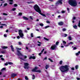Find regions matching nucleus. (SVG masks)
<instances>
[{
	"mask_svg": "<svg viewBox=\"0 0 80 80\" xmlns=\"http://www.w3.org/2000/svg\"><path fill=\"white\" fill-rule=\"evenodd\" d=\"M16 49L17 50V52H18V55L19 56V58H20L21 60H22V61L23 60V58H27V57L26 56H23V55L22 53L19 51L18 50H22V48H16Z\"/></svg>",
	"mask_w": 80,
	"mask_h": 80,
	"instance_id": "nucleus-1",
	"label": "nucleus"
},
{
	"mask_svg": "<svg viewBox=\"0 0 80 80\" xmlns=\"http://www.w3.org/2000/svg\"><path fill=\"white\" fill-rule=\"evenodd\" d=\"M59 69L62 72V73H65L68 70V66L66 65L65 66H62L59 68Z\"/></svg>",
	"mask_w": 80,
	"mask_h": 80,
	"instance_id": "nucleus-2",
	"label": "nucleus"
},
{
	"mask_svg": "<svg viewBox=\"0 0 80 80\" xmlns=\"http://www.w3.org/2000/svg\"><path fill=\"white\" fill-rule=\"evenodd\" d=\"M34 8L36 11L37 12H38V13L42 15V16L46 17V15H45L41 13V10H40V8L38 7V6L36 4L35 5Z\"/></svg>",
	"mask_w": 80,
	"mask_h": 80,
	"instance_id": "nucleus-3",
	"label": "nucleus"
},
{
	"mask_svg": "<svg viewBox=\"0 0 80 80\" xmlns=\"http://www.w3.org/2000/svg\"><path fill=\"white\" fill-rule=\"evenodd\" d=\"M68 3L72 7H76L77 5V1L75 0H69Z\"/></svg>",
	"mask_w": 80,
	"mask_h": 80,
	"instance_id": "nucleus-4",
	"label": "nucleus"
},
{
	"mask_svg": "<svg viewBox=\"0 0 80 80\" xmlns=\"http://www.w3.org/2000/svg\"><path fill=\"white\" fill-rule=\"evenodd\" d=\"M57 46L56 44H53L51 46V47L50 48L51 50H57Z\"/></svg>",
	"mask_w": 80,
	"mask_h": 80,
	"instance_id": "nucleus-5",
	"label": "nucleus"
},
{
	"mask_svg": "<svg viewBox=\"0 0 80 80\" xmlns=\"http://www.w3.org/2000/svg\"><path fill=\"white\" fill-rule=\"evenodd\" d=\"M37 67H35L32 70V71L34 72H38V73H40L42 72L40 70H37Z\"/></svg>",
	"mask_w": 80,
	"mask_h": 80,
	"instance_id": "nucleus-6",
	"label": "nucleus"
},
{
	"mask_svg": "<svg viewBox=\"0 0 80 80\" xmlns=\"http://www.w3.org/2000/svg\"><path fill=\"white\" fill-rule=\"evenodd\" d=\"M24 64V68L25 69H28V68H29V67L28 66V65L29 64L28 63L26 62V63H25Z\"/></svg>",
	"mask_w": 80,
	"mask_h": 80,
	"instance_id": "nucleus-7",
	"label": "nucleus"
},
{
	"mask_svg": "<svg viewBox=\"0 0 80 80\" xmlns=\"http://www.w3.org/2000/svg\"><path fill=\"white\" fill-rule=\"evenodd\" d=\"M19 35L20 36L21 38H22L23 36V34L22 32V30H19Z\"/></svg>",
	"mask_w": 80,
	"mask_h": 80,
	"instance_id": "nucleus-8",
	"label": "nucleus"
},
{
	"mask_svg": "<svg viewBox=\"0 0 80 80\" xmlns=\"http://www.w3.org/2000/svg\"><path fill=\"white\" fill-rule=\"evenodd\" d=\"M62 0H59L56 3L57 5H58V4H62Z\"/></svg>",
	"mask_w": 80,
	"mask_h": 80,
	"instance_id": "nucleus-9",
	"label": "nucleus"
},
{
	"mask_svg": "<svg viewBox=\"0 0 80 80\" xmlns=\"http://www.w3.org/2000/svg\"><path fill=\"white\" fill-rule=\"evenodd\" d=\"M62 42L64 46H65V47H68V45H66V44H67V42H66L63 40H62Z\"/></svg>",
	"mask_w": 80,
	"mask_h": 80,
	"instance_id": "nucleus-10",
	"label": "nucleus"
},
{
	"mask_svg": "<svg viewBox=\"0 0 80 80\" xmlns=\"http://www.w3.org/2000/svg\"><path fill=\"white\" fill-rule=\"evenodd\" d=\"M9 2H9V4L10 5H12V4H13V0H8Z\"/></svg>",
	"mask_w": 80,
	"mask_h": 80,
	"instance_id": "nucleus-11",
	"label": "nucleus"
},
{
	"mask_svg": "<svg viewBox=\"0 0 80 80\" xmlns=\"http://www.w3.org/2000/svg\"><path fill=\"white\" fill-rule=\"evenodd\" d=\"M62 37H67V34L63 33L62 34Z\"/></svg>",
	"mask_w": 80,
	"mask_h": 80,
	"instance_id": "nucleus-12",
	"label": "nucleus"
},
{
	"mask_svg": "<svg viewBox=\"0 0 80 80\" xmlns=\"http://www.w3.org/2000/svg\"><path fill=\"white\" fill-rule=\"evenodd\" d=\"M59 25H63V22H60L58 23Z\"/></svg>",
	"mask_w": 80,
	"mask_h": 80,
	"instance_id": "nucleus-13",
	"label": "nucleus"
},
{
	"mask_svg": "<svg viewBox=\"0 0 80 80\" xmlns=\"http://www.w3.org/2000/svg\"><path fill=\"white\" fill-rule=\"evenodd\" d=\"M1 48H3V49H5V48H8V47L6 46H1Z\"/></svg>",
	"mask_w": 80,
	"mask_h": 80,
	"instance_id": "nucleus-14",
	"label": "nucleus"
},
{
	"mask_svg": "<svg viewBox=\"0 0 80 80\" xmlns=\"http://www.w3.org/2000/svg\"><path fill=\"white\" fill-rule=\"evenodd\" d=\"M17 76V74L13 73L12 75V77H16Z\"/></svg>",
	"mask_w": 80,
	"mask_h": 80,
	"instance_id": "nucleus-15",
	"label": "nucleus"
},
{
	"mask_svg": "<svg viewBox=\"0 0 80 80\" xmlns=\"http://www.w3.org/2000/svg\"><path fill=\"white\" fill-rule=\"evenodd\" d=\"M32 58V59H35L36 58L35 56H30V57L29 58V59H31Z\"/></svg>",
	"mask_w": 80,
	"mask_h": 80,
	"instance_id": "nucleus-16",
	"label": "nucleus"
},
{
	"mask_svg": "<svg viewBox=\"0 0 80 80\" xmlns=\"http://www.w3.org/2000/svg\"><path fill=\"white\" fill-rule=\"evenodd\" d=\"M73 42H70V43H68V46H69V45H73Z\"/></svg>",
	"mask_w": 80,
	"mask_h": 80,
	"instance_id": "nucleus-17",
	"label": "nucleus"
},
{
	"mask_svg": "<svg viewBox=\"0 0 80 80\" xmlns=\"http://www.w3.org/2000/svg\"><path fill=\"white\" fill-rule=\"evenodd\" d=\"M23 18L24 19H25V20H28V18L25 17H23Z\"/></svg>",
	"mask_w": 80,
	"mask_h": 80,
	"instance_id": "nucleus-18",
	"label": "nucleus"
},
{
	"mask_svg": "<svg viewBox=\"0 0 80 80\" xmlns=\"http://www.w3.org/2000/svg\"><path fill=\"white\" fill-rule=\"evenodd\" d=\"M11 49L12 50V52H14V48H13V46L11 45Z\"/></svg>",
	"mask_w": 80,
	"mask_h": 80,
	"instance_id": "nucleus-19",
	"label": "nucleus"
},
{
	"mask_svg": "<svg viewBox=\"0 0 80 80\" xmlns=\"http://www.w3.org/2000/svg\"><path fill=\"white\" fill-rule=\"evenodd\" d=\"M73 27L74 29H77V26L76 25L74 26Z\"/></svg>",
	"mask_w": 80,
	"mask_h": 80,
	"instance_id": "nucleus-20",
	"label": "nucleus"
},
{
	"mask_svg": "<svg viewBox=\"0 0 80 80\" xmlns=\"http://www.w3.org/2000/svg\"><path fill=\"white\" fill-rule=\"evenodd\" d=\"M80 54V51L78 52V53H76V55L78 56V55H79V54Z\"/></svg>",
	"mask_w": 80,
	"mask_h": 80,
	"instance_id": "nucleus-21",
	"label": "nucleus"
},
{
	"mask_svg": "<svg viewBox=\"0 0 80 80\" xmlns=\"http://www.w3.org/2000/svg\"><path fill=\"white\" fill-rule=\"evenodd\" d=\"M8 64H9V65H13V63L12 62H8Z\"/></svg>",
	"mask_w": 80,
	"mask_h": 80,
	"instance_id": "nucleus-22",
	"label": "nucleus"
},
{
	"mask_svg": "<svg viewBox=\"0 0 80 80\" xmlns=\"http://www.w3.org/2000/svg\"><path fill=\"white\" fill-rule=\"evenodd\" d=\"M32 76H33V78H32V80H34V79H35V75H34V74H33L32 75Z\"/></svg>",
	"mask_w": 80,
	"mask_h": 80,
	"instance_id": "nucleus-23",
	"label": "nucleus"
},
{
	"mask_svg": "<svg viewBox=\"0 0 80 80\" xmlns=\"http://www.w3.org/2000/svg\"><path fill=\"white\" fill-rule=\"evenodd\" d=\"M44 40H47V41H48V40H49V39H48L45 37L44 38Z\"/></svg>",
	"mask_w": 80,
	"mask_h": 80,
	"instance_id": "nucleus-24",
	"label": "nucleus"
},
{
	"mask_svg": "<svg viewBox=\"0 0 80 80\" xmlns=\"http://www.w3.org/2000/svg\"><path fill=\"white\" fill-rule=\"evenodd\" d=\"M29 18H30L31 20H33V17L30 16L29 17Z\"/></svg>",
	"mask_w": 80,
	"mask_h": 80,
	"instance_id": "nucleus-25",
	"label": "nucleus"
},
{
	"mask_svg": "<svg viewBox=\"0 0 80 80\" xmlns=\"http://www.w3.org/2000/svg\"><path fill=\"white\" fill-rule=\"evenodd\" d=\"M49 27H50V26H45V29H47V28H49Z\"/></svg>",
	"mask_w": 80,
	"mask_h": 80,
	"instance_id": "nucleus-26",
	"label": "nucleus"
},
{
	"mask_svg": "<svg viewBox=\"0 0 80 80\" xmlns=\"http://www.w3.org/2000/svg\"><path fill=\"white\" fill-rule=\"evenodd\" d=\"M68 38L69 39V40H72V37H71V36H69L68 37Z\"/></svg>",
	"mask_w": 80,
	"mask_h": 80,
	"instance_id": "nucleus-27",
	"label": "nucleus"
},
{
	"mask_svg": "<svg viewBox=\"0 0 80 80\" xmlns=\"http://www.w3.org/2000/svg\"><path fill=\"white\" fill-rule=\"evenodd\" d=\"M62 63H63V61H61L59 62V64L60 65H62Z\"/></svg>",
	"mask_w": 80,
	"mask_h": 80,
	"instance_id": "nucleus-28",
	"label": "nucleus"
},
{
	"mask_svg": "<svg viewBox=\"0 0 80 80\" xmlns=\"http://www.w3.org/2000/svg\"><path fill=\"white\" fill-rule=\"evenodd\" d=\"M62 30L63 32H65V31H66V30H67V29L64 28L62 29Z\"/></svg>",
	"mask_w": 80,
	"mask_h": 80,
	"instance_id": "nucleus-29",
	"label": "nucleus"
},
{
	"mask_svg": "<svg viewBox=\"0 0 80 80\" xmlns=\"http://www.w3.org/2000/svg\"><path fill=\"white\" fill-rule=\"evenodd\" d=\"M48 59L49 60H50V62H53V60H52V59L50 58H48Z\"/></svg>",
	"mask_w": 80,
	"mask_h": 80,
	"instance_id": "nucleus-30",
	"label": "nucleus"
},
{
	"mask_svg": "<svg viewBox=\"0 0 80 80\" xmlns=\"http://www.w3.org/2000/svg\"><path fill=\"white\" fill-rule=\"evenodd\" d=\"M45 68L46 69H48V65H46V66Z\"/></svg>",
	"mask_w": 80,
	"mask_h": 80,
	"instance_id": "nucleus-31",
	"label": "nucleus"
},
{
	"mask_svg": "<svg viewBox=\"0 0 80 80\" xmlns=\"http://www.w3.org/2000/svg\"><path fill=\"white\" fill-rule=\"evenodd\" d=\"M39 25L40 26H41V27H43V26L44 25L43 24V23H40Z\"/></svg>",
	"mask_w": 80,
	"mask_h": 80,
	"instance_id": "nucleus-32",
	"label": "nucleus"
},
{
	"mask_svg": "<svg viewBox=\"0 0 80 80\" xmlns=\"http://www.w3.org/2000/svg\"><path fill=\"white\" fill-rule=\"evenodd\" d=\"M18 43L19 45H22V42H19Z\"/></svg>",
	"mask_w": 80,
	"mask_h": 80,
	"instance_id": "nucleus-33",
	"label": "nucleus"
},
{
	"mask_svg": "<svg viewBox=\"0 0 80 80\" xmlns=\"http://www.w3.org/2000/svg\"><path fill=\"white\" fill-rule=\"evenodd\" d=\"M78 66L77 65L75 66L76 69H78Z\"/></svg>",
	"mask_w": 80,
	"mask_h": 80,
	"instance_id": "nucleus-34",
	"label": "nucleus"
},
{
	"mask_svg": "<svg viewBox=\"0 0 80 80\" xmlns=\"http://www.w3.org/2000/svg\"><path fill=\"white\" fill-rule=\"evenodd\" d=\"M59 43V42H57L56 43V45H58V44Z\"/></svg>",
	"mask_w": 80,
	"mask_h": 80,
	"instance_id": "nucleus-35",
	"label": "nucleus"
},
{
	"mask_svg": "<svg viewBox=\"0 0 80 80\" xmlns=\"http://www.w3.org/2000/svg\"><path fill=\"white\" fill-rule=\"evenodd\" d=\"M25 80H28V77H27V76L25 77Z\"/></svg>",
	"mask_w": 80,
	"mask_h": 80,
	"instance_id": "nucleus-36",
	"label": "nucleus"
},
{
	"mask_svg": "<svg viewBox=\"0 0 80 80\" xmlns=\"http://www.w3.org/2000/svg\"><path fill=\"white\" fill-rule=\"evenodd\" d=\"M31 37H33V33H32L31 34Z\"/></svg>",
	"mask_w": 80,
	"mask_h": 80,
	"instance_id": "nucleus-37",
	"label": "nucleus"
},
{
	"mask_svg": "<svg viewBox=\"0 0 80 80\" xmlns=\"http://www.w3.org/2000/svg\"><path fill=\"white\" fill-rule=\"evenodd\" d=\"M1 52H2V53L3 54V53H5V52H6L5 51H2Z\"/></svg>",
	"mask_w": 80,
	"mask_h": 80,
	"instance_id": "nucleus-38",
	"label": "nucleus"
},
{
	"mask_svg": "<svg viewBox=\"0 0 80 80\" xmlns=\"http://www.w3.org/2000/svg\"><path fill=\"white\" fill-rule=\"evenodd\" d=\"M8 62H7L6 63L4 64L6 66H7V65H8Z\"/></svg>",
	"mask_w": 80,
	"mask_h": 80,
	"instance_id": "nucleus-39",
	"label": "nucleus"
},
{
	"mask_svg": "<svg viewBox=\"0 0 80 80\" xmlns=\"http://www.w3.org/2000/svg\"><path fill=\"white\" fill-rule=\"evenodd\" d=\"M12 11H15V10H16V8H13L12 9Z\"/></svg>",
	"mask_w": 80,
	"mask_h": 80,
	"instance_id": "nucleus-40",
	"label": "nucleus"
},
{
	"mask_svg": "<svg viewBox=\"0 0 80 80\" xmlns=\"http://www.w3.org/2000/svg\"><path fill=\"white\" fill-rule=\"evenodd\" d=\"M6 69L5 68H3L2 69V70H5Z\"/></svg>",
	"mask_w": 80,
	"mask_h": 80,
	"instance_id": "nucleus-41",
	"label": "nucleus"
},
{
	"mask_svg": "<svg viewBox=\"0 0 80 80\" xmlns=\"http://www.w3.org/2000/svg\"><path fill=\"white\" fill-rule=\"evenodd\" d=\"M65 11H62V13H65Z\"/></svg>",
	"mask_w": 80,
	"mask_h": 80,
	"instance_id": "nucleus-42",
	"label": "nucleus"
},
{
	"mask_svg": "<svg viewBox=\"0 0 80 80\" xmlns=\"http://www.w3.org/2000/svg\"><path fill=\"white\" fill-rule=\"evenodd\" d=\"M46 23H50V22L49 21H47Z\"/></svg>",
	"mask_w": 80,
	"mask_h": 80,
	"instance_id": "nucleus-43",
	"label": "nucleus"
},
{
	"mask_svg": "<svg viewBox=\"0 0 80 80\" xmlns=\"http://www.w3.org/2000/svg\"><path fill=\"white\" fill-rule=\"evenodd\" d=\"M22 15V13L20 12V13H19V15L20 16L21 15Z\"/></svg>",
	"mask_w": 80,
	"mask_h": 80,
	"instance_id": "nucleus-44",
	"label": "nucleus"
},
{
	"mask_svg": "<svg viewBox=\"0 0 80 80\" xmlns=\"http://www.w3.org/2000/svg\"><path fill=\"white\" fill-rule=\"evenodd\" d=\"M78 26L80 27V21H79L78 24Z\"/></svg>",
	"mask_w": 80,
	"mask_h": 80,
	"instance_id": "nucleus-45",
	"label": "nucleus"
},
{
	"mask_svg": "<svg viewBox=\"0 0 80 80\" xmlns=\"http://www.w3.org/2000/svg\"><path fill=\"white\" fill-rule=\"evenodd\" d=\"M28 3H34V2H28Z\"/></svg>",
	"mask_w": 80,
	"mask_h": 80,
	"instance_id": "nucleus-46",
	"label": "nucleus"
},
{
	"mask_svg": "<svg viewBox=\"0 0 80 80\" xmlns=\"http://www.w3.org/2000/svg\"><path fill=\"white\" fill-rule=\"evenodd\" d=\"M44 50H45V49H43L41 51V52L42 53V52H43V51H44Z\"/></svg>",
	"mask_w": 80,
	"mask_h": 80,
	"instance_id": "nucleus-47",
	"label": "nucleus"
},
{
	"mask_svg": "<svg viewBox=\"0 0 80 80\" xmlns=\"http://www.w3.org/2000/svg\"><path fill=\"white\" fill-rule=\"evenodd\" d=\"M3 15H7V14L5 13H3Z\"/></svg>",
	"mask_w": 80,
	"mask_h": 80,
	"instance_id": "nucleus-48",
	"label": "nucleus"
},
{
	"mask_svg": "<svg viewBox=\"0 0 80 80\" xmlns=\"http://www.w3.org/2000/svg\"><path fill=\"white\" fill-rule=\"evenodd\" d=\"M24 32H25L26 33H27L28 32V31L27 30H25L24 31Z\"/></svg>",
	"mask_w": 80,
	"mask_h": 80,
	"instance_id": "nucleus-49",
	"label": "nucleus"
},
{
	"mask_svg": "<svg viewBox=\"0 0 80 80\" xmlns=\"http://www.w3.org/2000/svg\"><path fill=\"white\" fill-rule=\"evenodd\" d=\"M14 7H17V4H14Z\"/></svg>",
	"mask_w": 80,
	"mask_h": 80,
	"instance_id": "nucleus-50",
	"label": "nucleus"
},
{
	"mask_svg": "<svg viewBox=\"0 0 80 80\" xmlns=\"http://www.w3.org/2000/svg\"><path fill=\"white\" fill-rule=\"evenodd\" d=\"M75 18H75V17H73V20H75Z\"/></svg>",
	"mask_w": 80,
	"mask_h": 80,
	"instance_id": "nucleus-51",
	"label": "nucleus"
},
{
	"mask_svg": "<svg viewBox=\"0 0 80 80\" xmlns=\"http://www.w3.org/2000/svg\"><path fill=\"white\" fill-rule=\"evenodd\" d=\"M76 49H77V48H76V47H75L74 48L73 50H76Z\"/></svg>",
	"mask_w": 80,
	"mask_h": 80,
	"instance_id": "nucleus-52",
	"label": "nucleus"
},
{
	"mask_svg": "<svg viewBox=\"0 0 80 80\" xmlns=\"http://www.w3.org/2000/svg\"><path fill=\"white\" fill-rule=\"evenodd\" d=\"M38 43H40V44H42V42H39V41H38Z\"/></svg>",
	"mask_w": 80,
	"mask_h": 80,
	"instance_id": "nucleus-53",
	"label": "nucleus"
},
{
	"mask_svg": "<svg viewBox=\"0 0 80 80\" xmlns=\"http://www.w3.org/2000/svg\"><path fill=\"white\" fill-rule=\"evenodd\" d=\"M71 70H74V68H71Z\"/></svg>",
	"mask_w": 80,
	"mask_h": 80,
	"instance_id": "nucleus-54",
	"label": "nucleus"
},
{
	"mask_svg": "<svg viewBox=\"0 0 80 80\" xmlns=\"http://www.w3.org/2000/svg\"><path fill=\"white\" fill-rule=\"evenodd\" d=\"M4 36L5 37H7V35L5 34L4 35Z\"/></svg>",
	"mask_w": 80,
	"mask_h": 80,
	"instance_id": "nucleus-55",
	"label": "nucleus"
},
{
	"mask_svg": "<svg viewBox=\"0 0 80 80\" xmlns=\"http://www.w3.org/2000/svg\"><path fill=\"white\" fill-rule=\"evenodd\" d=\"M42 52H40L39 54V55L40 56V55H42Z\"/></svg>",
	"mask_w": 80,
	"mask_h": 80,
	"instance_id": "nucleus-56",
	"label": "nucleus"
},
{
	"mask_svg": "<svg viewBox=\"0 0 80 80\" xmlns=\"http://www.w3.org/2000/svg\"><path fill=\"white\" fill-rule=\"evenodd\" d=\"M2 25H5L6 26V27H7V25L5 24H2Z\"/></svg>",
	"mask_w": 80,
	"mask_h": 80,
	"instance_id": "nucleus-57",
	"label": "nucleus"
},
{
	"mask_svg": "<svg viewBox=\"0 0 80 80\" xmlns=\"http://www.w3.org/2000/svg\"><path fill=\"white\" fill-rule=\"evenodd\" d=\"M36 31H37L38 32H39V29H36Z\"/></svg>",
	"mask_w": 80,
	"mask_h": 80,
	"instance_id": "nucleus-58",
	"label": "nucleus"
},
{
	"mask_svg": "<svg viewBox=\"0 0 80 80\" xmlns=\"http://www.w3.org/2000/svg\"><path fill=\"white\" fill-rule=\"evenodd\" d=\"M41 38V37L40 36H38V37H37V38Z\"/></svg>",
	"mask_w": 80,
	"mask_h": 80,
	"instance_id": "nucleus-59",
	"label": "nucleus"
},
{
	"mask_svg": "<svg viewBox=\"0 0 80 80\" xmlns=\"http://www.w3.org/2000/svg\"><path fill=\"white\" fill-rule=\"evenodd\" d=\"M17 38H20V36H18L17 37Z\"/></svg>",
	"mask_w": 80,
	"mask_h": 80,
	"instance_id": "nucleus-60",
	"label": "nucleus"
},
{
	"mask_svg": "<svg viewBox=\"0 0 80 80\" xmlns=\"http://www.w3.org/2000/svg\"><path fill=\"white\" fill-rule=\"evenodd\" d=\"M1 59L2 60H4V58H1Z\"/></svg>",
	"mask_w": 80,
	"mask_h": 80,
	"instance_id": "nucleus-61",
	"label": "nucleus"
},
{
	"mask_svg": "<svg viewBox=\"0 0 80 80\" xmlns=\"http://www.w3.org/2000/svg\"><path fill=\"white\" fill-rule=\"evenodd\" d=\"M38 46H39V47H40V46L41 45V44H38Z\"/></svg>",
	"mask_w": 80,
	"mask_h": 80,
	"instance_id": "nucleus-62",
	"label": "nucleus"
},
{
	"mask_svg": "<svg viewBox=\"0 0 80 80\" xmlns=\"http://www.w3.org/2000/svg\"><path fill=\"white\" fill-rule=\"evenodd\" d=\"M77 80H79L80 79V78H77Z\"/></svg>",
	"mask_w": 80,
	"mask_h": 80,
	"instance_id": "nucleus-63",
	"label": "nucleus"
},
{
	"mask_svg": "<svg viewBox=\"0 0 80 80\" xmlns=\"http://www.w3.org/2000/svg\"><path fill=\"white\" fill-rule=\"evenodd\" d=\"M7 3L4 4V6H7Z\"/></svg>",
	"mask_w": 80,
	"mask_h": 80,
	"instance_id": "nucleus-64",
	"label": "nucleus"
}]
</instances>
